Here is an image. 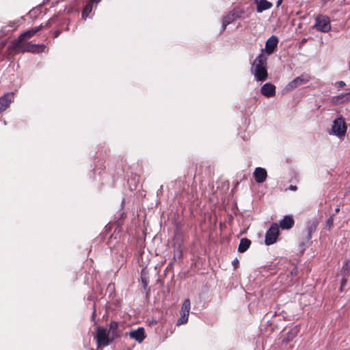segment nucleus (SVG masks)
Listing matches in <instances>:
<instances>
[{
  "label": "nucleus",
  "mask_w": 350,
  "mask_h": 350,
  "mask_svg": "<svg viewBox=\"0 0 350 350\" xmlns=\"http://www.w3.org/2000/svg\"><path fill=\"white\" fill-rule=\"evenodd\" d=\"M332 101L336 105L350 101V91L348 93L333 97Z\"/></svg>",
  "instance_id": "nucleus-21"
},
{
  "label": "nucleus",
  "mask_w": 350,
  "mask_h": 350,
  "mask_svg": "<svg viewBox=\"0 0 350 350\" xmlns=\"http://www.w3.org/2000/svg\"><path fill=\"white\" fill-rule=\"evenodd\" d=\"M268 55L262 52L256 57L253 63V68H265L267 67Z\"/></svg>",
  "instance_id": "nucleus-10"
},
{
  "label": "nucleus",
  "mask_w": 350,
  "mask_h": 350,
  "mask_svg": "<svg viewBox=\"0 0 350 350\" xmlns=\"http://www.w3.org/2000/svg\"><path fill=\"white\" fill-rule=\"evenodd\" d=\"M345 85L346 84L343 81H339L335 83V85L338 88H343Z\"/></svg>",
  "instance_id": "nucleus-26"
},
{
  "label": "nucleus",
  "mask_w": 350,
  "mask_h": 350,
  "mask_svg": "<svg viewBox=\"0 0 350 350\" xmlns=\"http://www.w3.org/2000/svg\"><path fill=\"white\" fill-rule=\"evenodd\" d=\"M12 93H7L0 97V113L5 111L12 103Z\"/></svg>",
  "instance_id": "nucleus-11"
},
{
  "label": "nucleus",
  "mask_w": 350,
  "mask_h": 350,
  "mask_svg": "<svg viewBox=\"0 0 350 350\" xmlns=\"http://www.w3.org/2000/svg\"><path fill=\"white\" fill-rule=\"evenodd\" d=\"M294 225V220L289 215L285 216L280 222V226L282 229H290Z\"/></svg>",
  "instance_id": "nucleus-19"
},
{
  "label": "nucleus",
  "mask_w": 350,
  "mask_h": 350,
  "mask_svg": "<svg viewBox=\"0 0 350 350\" xmlns=\"http://www.w3.org/2000/svg\"><path fill=\"white\" fill-rule=\"evenodd\" d=\"M243 13V11L233 10L225 16L223 18L222 31L226 29L227 25L240 18Z\"/></svg>",
  "instance_id": "nucleus-8"
},
{
  "label": "nucleus",
  "mask_w": 350,
  "mask_h": 350,
  "mask_svg": "<svg viewBox=\"0 0 350 350\" xmlns=\"http://www.w3.org/2000/svg\"><path fill=\"white\" fill-rule=\"evenodd\" d=\"M42 28V25H40L38 27H34L31 28V29H29L25 32H23L21 36L18 37L17 40H25V39L30 38L33 36H34L36 33H38L39 31H40Z\"/></svg>",
  "instance_id": "nucleus-17"
},
{
  "label": "nucleus",
  "mask_w": 350,
  "mask_h": 350,
  "mask_svg": "<svg viewBox=\"0 0 350 350\" xmlns=\"http://www.w3.org/2000/svg\"><path fill=\"white\" fill-rule=\"evenodd\" d=\"M142 282L144 284V286L146 287L147 286L146 280L142 278Z\"/></svg>",
  "instance_id": "nucleus-29"
},
{
  "label": "nucleus",
  "mask_w": 350,
  "mask_h": 350,
  "mask_svg": "<svg viewBox=\"0 0 350 350\" xmlns=\"http://www.w3.org/2000/svg\"><path fill=\"white\" fill-rule=\"evenodd\" d=\"M239 263V260L237 258H235L233 261H232V264L234 266V267H237V264Z\"/></svg>",
  "instance_id": "nucleus-28"
},
{
  "label": "nucleus",
  "mask_w": 350,
  "mask_h": 350,
  "mask_svg": "<svg viewBox=\"0 0 350 350\" xmlns=\"http://www.w3.org/2000/svg\"><path fill=\"white\" fill-rule=\"evenodd\" d=\"M254 75L257 81H264L268 77L267 67L265 68H254Z\"/></svg>",
  "instance_id": "nucleus-15"
},
{
  "label": "nucleus",
  "mask_w": 350,
  "mask_h": 350,
  "mask_svg": "<svg viewBox=\"0 0 350 350\" xmlns=\"http://www.w3.org/2000/svg\"><path fill=\"white\" fill-rule=\"evenodd\" d=\"M183 256V252L180 247L175 248L174 251V260H180Z\"/></svg>",
  "instance_id": "nucleus-24"
},
{
  "label": "nucleus",
  "mask_w": 350,
  "mask_h": 350,
  "mask_svg": "<svg viewBox=\"0 0 350 350\" xmlns=\"http://www.w3.org/2000/svg\"><path fill=\"white\" fill-rule=\"evenodd\" d=\"M345 266H348V262H346L345 265L343 267V269H345Z\"/></svg>",
  "instance_id": "nucleus-34"
},
{
  "label": "nucleus",
  "mask_w": 350,
  "mask_h": 350,
  "mask_svg": "<svg viewBox=\"0 0 350 350\" xmlns=\"http://www.w3.org/2000/svg\"><path fill=\"white\" fill-rule=\"evenodd\" d=\"M131 338L135 340L138 342H142L145 338V332L143 327H139L137 329L132 330L129 333Z\"/></svg>",
  "instance_id": "nucleus-13"
},
{
  "label": "nucleus",
  "mask_w": 350,
  "mask_h": 350,
  "mask_svg": "<svg viewBox=\"0 0 350 350\" xmlns=\"http://www.w3.org/2000/svg\"><path fill=\"white\" fill-rule=\"evenodd\" d=\"M278 38L275 36H272L266 41L265 48L262 49L261 52L264 53L268 56L270 55L274 52L275 48L278 46Z\"/></svg>",
  "instance_id": "nucleus-7"
},
{
  "label": "nucleus",
  "mask_w": 350,
  "mask_h": 350,
  "mask_svg": "<svg viewBox=\"0 0 350 350\" xmlns=\"http://www.w3.org/2000/svg\"><path fill=\"white\" fill-rule=\"evenodd\" d=\"M318 226L317 221H312L309 222L307 229L304 233L305 234V238L309 240L311 238V234L316 230Z\"/></svg>",
  "instance_id": "nucleus-20"
},
{
  "label": "nucleus",
  "mask_w": 350,
  "mask_h": 350,
  "mask_svg": "<svg viewBox=\"0 0 350 350\" xmlns=\"http://www.w3.org/2000/svg\"><path fill=\"white\" fill-rule=\"evenodd\" d=\"M334 214L331 215L327 220L326 221V224L329 228H331L333 226L334 224Z\"/></svg>",
  "instance_id": "nucleus-25"
},
{
  "label": "nucleus",
  "mask_w": 350,
  "mask_h": 350,
  "mask_svg": "<svg viewBox=\"0 0 350 350\" xmlns=\"http://www.w3.org/2000/svg\"><path fill=\"white\" fill-rule=\"evenodd\" d=\"M59 33H60V31H56L55 32V37H57V36L59 35Z\"/></svg>",
  "instance_id": "nucleus-31"
},
{
  "label": "nucleus",
  "mask_w": 350,
  "mask_h": 350,
  "mask_svg": "<svg viewBox=\"0 0 350 350\" xmlns=\"http://www.w3.org/2000/svg\"><path fill=\"white\" fill-rule=\"evenodd\" d=\"M314 27L320 31L327 33L331 29L330 21L329 17L324 15H319L315 18Z\"/></svg>",
  "instance_id": "nucleus-3"
},
{
  "label": "nucleus",
  "mask_w": 350,
  "mask_h": 350,
  "mask_svg": "<svg viewBox=\"0 0 350 350\" xmlns=\"http://www.w3.org/2000/svg\"><path fill=\"white\" fill-rule=\"evenodd\" d=\"M279 235V226L277 224H271L270 228L267 231L265 234V243L267 245L274 243Z\"/></svg>",
  "instance_id": "nucleus-6"
},
{
  "label": "nucleus",
  "mask_w": 350,
  "mask_h": 350,
  "mask_svg": "<svg viewBox=\"0 0 350 350\" xmlns=\"http://www.w3.org/2000/svg\"><path fill=\"white\" fill-rule=\"evenodd\" d=\"M297 187L295 185H290L289 186V189L290 190H292V191H296L297 190Z\"/></svg>",
  "instance_id": "nucleus-27"
},
{
  "label": "nucleus",
  "mask_w": 350,
  "mask_h": 350,
  "mask_svg": "<svg viewBox=\"0 0 350 350\" xmlns=\"http://www.w3.org/2000/svg\"><path fill=\"white\" fill-rule=\"evenodd\" d=\"M261 94L266 97H271L275 94V86L270 83L264 84L260 89Z\"/></svg>",
  "instance_id": "nucleus-12"
},
{
  "label": "nucleus",
  "mask_w": 350,
  "mask_h": 350,
  "mask_svg": "<svg viewBox=\"0 0 350 350\" xmlns=\"http://www.w3.org/2000/svg\"><path fill=\"white\" fill-rule=\"evenodd\" d=\"M251 241L247 238H243L241 239L238 251L241 253L245 252L250 246Z\"/></svg>",
  "instance_id": "nucleus-22"
},
{
  "label": "nucleus",
  "mask_w": 350,
  "mask_h": 350,
  "mask_svg": "<svg viewBox=\"0 0 350 350\" xmlns=\"http://www.w3.org/2000/svg\"><path fill=\"white\" fill-rule=\"evenodd\" d=\"M118 327L119 323L117 321H112L110 322L108 333L113 340L120 336Z\"/></svg>",
  "instance_id": "nucleus-16"
},
{
  "label": "nucleus",
  "mask_w": 350,
  "mask_h": 350,
  "mask_svg": "<svg viewBox=\"0 0 350 350\" xmlns=\"http://www.w3.org/2000/svg\"><path fill=\"white\" fill-rule=\"evenodd\" d=\"M282 0H278V1H277V6L278 7L280 5V4L282 3Z\"/></svg>",
  "instance_id": "nucleus-30"
},
{
  "label": "nucleus",
  "mask_w": 350,
  "mask_h": 350,
  "mask_svg": "<svg viewBox=\"0 0 350 350\" xmlns=\"http://www.w3.org/2000/svg\"><path fill=\"white\" fill-rule=\"evenodd\" d=\"M309 80H310V77L308 76L302 75L299 77H296L293 81L289 82L288 83V85H286V89L288 91H291L293 89L301 85V84L308 82Z\"/></svg>",
  "instance_id": "nucleus-9"
},
{
  "label": "nucleus",
  "mask_w": 350,
  "mask_h": 350,
  "mask_svg": "<svg viewBox=\"0 0 350 350\" xmlns=\"http://www.w3.org/2000/svg\"><path fill=\"white\" fill-rule=\"evenodd\" d=\"M90 1H92V3L95 2L96 3H98L100 1V0H90Z\"/></svg>",
  "instance_id": "nucleus-32"
},
{
  "label": "nucleus",
  "mask_w": 350,
  "mask_h": 350,
  "mask_svg": "<svg viewBox=\"0 0 350 350\" xmlns=\"http://www.w3.org/2000/svg\"><path fill=\"white\" fill-rule=\"evenodd\" d=\"M46 48L44 44H36L31 42H25L22 40H14L9 49L18 53L30 52L33 53H39L42 52Z\"/></svg>",
  "instance_id": "nucleus-1"
},
{
  "label": "nucleus",
  "mask_w": 350,
  "mask_h": 350,
  "mask_svg": "<svg viewBox=\"0 0 350 350\" xmlns=\"http://www.w3.org/2000/svg\"><path fill=\"white\" fill-rule=\"evenodd\" d=\"M98 347H103L109 345L113 340L109 334L107 329L104 327H96V335L95 336Z\"/></svg>",
  "instance_id": "nucleus-2"
},
{
  "label": "nucleus",
  "mask_w": 350,
  "mask_h": 350,
  "mask_svg": "<svg viewBox=\"0 0 350 350\" xmlns=\"http://www.w3.org/2000/svg\"><path fill=\"white\" fill-rule=\"evenodd\" d=\"M254 3L256 4V11L260 13L267 10L272 7V3L267 0H255Z\"/></svg>",
  "instance_id": "nucleus-18"
},
{
  "label": "nucleus",
  "mask_w": 350,
  "mask_h": 350,
  "mask_svg": "<svg viewBox=\"0 0 350 350\" xmlns=\"http://www.w3.org/2000/svg\"><path fill=\"white\" fill-rule=\"evenodd\" d=\"M92 8H93L92 2V1L88 2L82 12V18H83L85 19L88 16L89 14L92 10Z\"/></svg>",
  "instance_id": "nucleus-23"
},
{
  "label": "nucleus",
  "mask_w": 350,
  "mask_h": 350,
  "mask_svg": "<svg viewBox=\"0 0 350 350\" xmlns=\"http://www.w3.org/2000/svg\"><path fill=\"white\" fill-rule=\"evenodd\" d=\"M14 23H12V25H11V27H13L14 25Z\"/></svg>",
  "instance_id": "nucleus-35"
},
{
  "label": "nucleus",
  "mask_w": 350,
  "mask_h": 350,
  "mask_svg": "<svg viewBox=\"0 0 350 350\" xmlns=\"http://www.w3.org/2000/svg\"><path fill=\"white\" fill-rule=\"evenodd\" d=\"M339 211H340L339 207H337V208H336V210H335V213H338V212H339Z\"/></svg>",
  "instance_id": "nucleus-33"
},
{
  "label": "nucleus",
  "mask_w": 350,
  "mask_h": 350,
  "mask_svg": "<svg viewBox=\"0 0 350 350\" xmlns=\"http://www.w3.org/2000/svg\"><path fill=\"white\" fill-rule=\"evenodd\" d=\"M190 308V300L189 299H186L182 304V307L180 311V317L177 320V325H181L187 323Z\"/></svg>",
  "instance_id": "nucleus-4"
},
{
  "label": "nucleus",
  "mask_w": 350,
  "mask_h": 350,
  "mask_svg": "<svg viewBox=\"0 0 350 350\" xmlns=\"http://www.w3.org/2000/svg\"><path fill=\"white\" fill-rule=\"evenodd\" d=\"M255 180L258 183H264L267 177V171L262 167H256L254 172Z\"/></svg>",
  "instance_id": "nucleus-14"
},
{
  "label": "nucleus",
  "mask_w": 350,
  "mask_h": 350,
  "mask_svg": "<svg viewBox=\"0 0 350 350\" xmlns=\"http://www.w3.org/2000/svg\"><path fill=\"white\" fill-rule=\"evenodd\" d=\"M332 130L334 135L338 137L344 136L347 131V126L344 118L340 117L335 119L333 122Z\"/></svg>",
  "instance_id": "nucleus-5"
}]
</instances>
